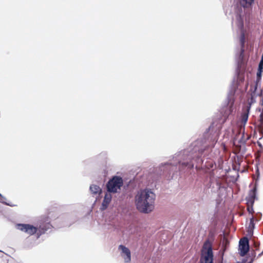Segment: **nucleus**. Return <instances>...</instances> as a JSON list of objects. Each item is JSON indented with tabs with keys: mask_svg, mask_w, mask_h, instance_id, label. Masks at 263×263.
<instances>
[{
	"mask_svg": "<svg viewBox=\"0 0 263 263\" xmlns=\"http://www.w3.org/2000/svg\"><path fill=\"white\" fill-rule=\"evenodd\" d=\"M260 87L259 86H257L255 85L253 86L251 89L252 91L251 93H255L256 95H258L259 97H261V101L263 102V91L262 89L260 88Z\"/></svg>",
	"mask_w": 263,
	"mask_h": 263,
	"instance_id": "obj_13",
	"label": "nucleus"
},
{
	"mask_svg": "<svg viewBox=\"0 0 263 263\" xmlns=\"http://www.w3.org/2000/svg\"><path fill=\"white\" fill-rule=\"evenodd\" d=\"M259 63L263 64V52H262V55H261V60H260V61Z\"/></svg>",
	"mask_w": 263,
	"mask_h": 263,
	"instance_id": "obj_27",
	"label": "nucleus"
},
{
	"mask_svg": "<svg viewBox=\"0 0 263 263\" xmlns=\"http://www.w3.org/2000/svg\"><path fill=\"white\" fill-rule=\"evenodd\" d=\"M249 241L247 237H244L239 240V249L241 256H245L249 250Z\"/></svg>",
	"mask_w": 263,
	"mask_h": 263,
	"instance_id": "obj_8",
	"label": "nucleus"
},
{
	"mask_svg": "<svg viewBox=\"0 0 263 263\" xmlns=\"http://www.w3.org/2000/svg\"><path fill=\"white\" fill-rule=\"evenodd\" d=\"M255 228V223L254 222V217H252L250 219V223L248 226V233L250 236H252L253 234V230Z\"/></svg>",
	"mask_w": 263,
	"mask_h": 263,
	"instance_id": "obj_15",
	"label": "nucleus"
},
{
	"mask_svg": "<svg viewBox=\"0 0 263 263\" xmlns=\"http://www.w3.org/2000/svg\"><path fill=\"white\" fill-rule=\"evenodd\" d=\"M119 249L121 251V256L124 258L125 263H129L131 260V253L129 249L125 246L120 245Z\"/></svg>",
	"mask_w": 263,
	"mask_h": 263,
	"instance_id": "obj_9",
	"label": "nucleus"
},
{
	"mask_svg": "<svg viewBox=\"0 0 263 263\" xmlns=\"http://www.w3.org/2000/svg\"><path fill=\"white\" fill-rule=\"evenodd\" d=\"M0 196H2V194L0 193Z\"/></svg>",
	"mask_w": 263,
	"mask_h": 263,
	"instance_id": "obj_31",
	"label": "nucleus"
},
{
	"mask_svg": "<svg viewBox=\"0 0 263 263\" xmlns=\"http://www.w3.org/2000/svg\"><path fill=\"white\" fill-rule=\"evenodd\" d=\"M123 185V180L119 176H113L106 184V192L110 194L119 193Z\"/></svg>",
	"mask_w": 263,
	"mask_h": 263,
	"instance_id": "obj_5",
	"label": "nucleus"
},
{
	"mask_svg": "<svg viewBox=\"0 0 263 263\" xmlns=\"http://www.w3.org/2000/svg\"><path fill=\"white\" fill-rule=\"evenodd\" d=\"M6 198L4 196H3L2 195V196H0V202L4 204H6L7 205H9L10 206H14V204H11V203L10 202H6Z\"/></svg>",
	"mask_w": 263,
	"mask_h": 263,
	"instance_id": "obj_19",
	"label": "nucleus"
},
{
	"mask_svg": "<svg viewBox=\"0 0 263 263\" xmlns=\"http://www.w3.org/2000/svg\"><path fill=\"white\" fill-rule=\"evenodd\" d=\"M51 227L52 226L49 223L36 226L29 223H16L15 225V228L17 230L29 236L36 234L37 239L51 229Z\"/></svg>",
	"mask_w": 263,
	"mask_h": 263,
	"instance_id": "obj_4",
	"label": "nucleus"
},
{
	"mask_svg": "<svg viewBox=\"0 0 263 263\" xmlns=\"http://www.w3.org/2000/svg\"><path fill=\"white\" fill-rule=\"evenodd\" d=\"M240 69L241 67H237L236 70V73L237 75V81L234 83L233 86L232 88V90L230 92V95L232 96H233L235 94L236 90L238 88L239 85L240 84V83H242L245 79L244 72L243 71H241Z\"/></svg>",
	"mask_w": 263,
	"mask_h": 263,
	"instance_id": "obj_7",
	"label": "nucleus"
},
{
	"mask_svg": "<svg viewBox=\"0 0 263 263\" xmlns=\"http://www.w3.org/2000/svg\"><path fill=\"white\" fill-rule=\"evenodd\" d=\"M249 111L246 109V111L241 115V122L245 124L248 121Z\"/></svg>",
	"mask_w": 263,
	"mask_h": 263,
	"instance_id": "obj_18",
	"label": "nucleus"
},
{
	"mask_svg": "<svg viewBox=\"0 0 263 263\" xmlns=\"http://www.w3.org/2000/svg\"><path fill=\"white\" fill-rule=\"evenodd\" d=\"M229 100H229V101H230H230H231V100H232V101H233V99H232L231 98H230L229 99Z\"/></svg>",
	"mask_w": 263,
	"mask_h": 263,
	"instance_id": "obj_30",
	"label": "nucleus"
},
{
	"mask_svg": "<svg viewBox=\"0 0 263 263\" xmlns=\"http://www.w3.org/2000/svg\"><path fill=\"white\" fill-rule=\"evenodd\" d=\"M260 83L261 79H257V78H256L255 81V85H256L257 86H259V87H260Z\"/></svg>",
	"mask_w": 263,
	"mask_h": 263,
	"instance_id": "obj_24",
	"label": "nucleus"
},
{
	"mask_svg": "<svg viewBox=\"0 0 263 263\" xmlns=\"http://www.w3.org/2000/svg\"><path fill=\"white\" fill-rule=\"evenodd\" d=\"M213 124H214V123L212 124L211 125V126H210L208 129H206V131H205V133H204V136H205V137H206V134L208 132H210V131H212V132H213Z\"/></svg>",
	"mask_w": 263,
	"mask_h": 263,
	"instance_id": "obj_21",
	"label": "nucleus"
},
{
	"mask_svg": "<svg viewBox=\"0 0 263 263\" xmlns=\"http://www.w3.org/2000/svg\"><path fill=\"white\" fill-rule=\"evenodd\" d=\"M262 73L261 72H257L256 78H257V79H261Z\"/></svg>",
	"mask_w": 263,
	"mask_h": 263,
	"instance_id": "obj_25",
	"label": "nucleus"
},
{
	"mask_svg": "<svg viewBox=\"0 0 263 263\" xmlns=\"http://www.w3.org/2000/svg\"><path fill=\"white\" fill-rule=\"evenodd\" d=\"M257 71L261 72H263V64L259 63Z\"/></svg>",
	"mask_w": 263,
	"mask_h": 263,
	"instance_id": "obj_23",
	"label": "nucleus"
},
{
	"mask_svg": "<svg viewBox=\"0 0 263 263\" xmlns=\"http://www.w3.org/2000/svg\"><path fill=\"white\" fill-rule=\"evenodd\" d=\"M240 48H245V44L246 42L245 33L241 31L239 39Z\"/></svg>",
	"mask_w": 263,
	"mask_h": 263,
	"instance_id": "obj_17",
	"label": "nucleus"
},
{
	"mask_svg": "<svg viewBox=\"0 0 263 263\" xmlns=\"http://www.w3.org/2000/svg\"><path fill=\"white\" fill-rule=\"evenodd\" d=\"M245 48H240L239 53L237 55V67H241L244 64Z\"/></svg>",
	"mask_w": 263,
	"mask_h": 263,
	"instance_id": "obj_12",
	"label": "nucleus"
},
{
	"mask_svg": "<svg viewBox=\"0 0 263 263\" xmlns=\"http://www.w3.org/2000/svg\"><path fill=\"white\" fill-rule=\"evenodd\" d=\"M247 204V211H248V212L249 213H252L254 212V210H253V205H254V204Z\"/></svg>",
	"mask_w": 263,
	"mask_h": 263,
	"instance_id": "obj_20",
	"label": "nucleus"
},
{
	"mask_svg": "<svg viewBox=\"0 0 263 263\" xmlns=\"http://www.w3.org/2000/svg\"><path fill=\"white\" fill-rule=\"evenodd\" d=\"M89 190L91 194L94 195H96L97 194L100 195L102 193V190L101 188L96 184H91L89 187Z\"/></svg>",
	"mask_w": 263,
	"mask_h": 263,
	"instance_id": "obj_14",
	"label": "nucleus"
},
{
	"mask_svg": "<svg viewBox=\"0 0 263 263\" xmlns=\"http://www.w3.org/2000/svg\"><path fill=\"white\" fill-rule=\"evenodd\" d=\"M257 189L256 186H254L249 192L248 195L246 197L247 204H254L255 200L257 199L256 196Z\"/></svg>",
	"mask_w": 263,
	"mask_h": 263,
	"instance_id": "obj_10",
	"label": "nucleus"
},
{
	"mask_svg": "<svg viewBox=\"0 0 263 263\" xmlns=\"http://www.w3.org/2000/svg\"><path fill=\"white\" fill-rule=\"evenodd\" d=\"M257 96H258V95H255V93H251V97L249 100L248 104L247 105L246 107V109L248 110V111H250V109L251 106V105L255 102V98Z\"/></svg>",
	"mask_w": 263,
	"mask_h": 263,
	"instance_id": "obj_16",
	"label": "nucleus"
},
{
	"mask_svg": "<svg viewBox=\"0 0 263 263\" xmlns=\"http://www.w3.org/2000/svg\"><path fill=\"white\" fill-rule=\"evenodd\" d=\"M253 262V259H251V260L248 263H252Z\"/></svg>",
	"mask_w": 263,
	"mask_h": 263,
	"instance_id": "obj_29",
	"label": "nucleus"
},
{
	"mask_svg": "<svg viewBox=\"0 0 263 263\" xmlns=\"http://www.w3.org/2000/svg\"><path fill=\"white\" fill-rule=\"evenodd\" d=\"M244 136H245V134H244V133H243L242 137L241 138V139L239 141V143H240L241 144H245L246 143L247 140H245V139H243Z\"/></svg>",
	"mask_w": 263,
	"mask_h": 263,
	"instance_id": "obj_22",
	"label": "nucleus"
},
{
	"mask_svg": "<svg viewBox=\"0 0 263 263\" xmlns=\"http://www.w3.org/2000/svg\"><path fill=\"white\" fill-rule=\"evenodd\" d=\"M213 252L211 243L206 240L203 246L200 258V263H213Z\"/></svg>",
	"mask_w": 263,
	"mask_h": 263,
	"instance_id": "obj_6",
	"label": "nucleus"
},
{
	"mask_svg": "<svg viewBox=\"0 0 263 263\" xmlns=\"http://www.w3.org/2000/svg\"><path fill=\"white\" fill-rule=\"evenodd\" d=\"M263 255V251L261 252L260 254H258V257H260L261 255Z\"/></svg>",
	"mask_w": 263,
	"mask_h": 263,
	"instance_id": "obj_28",
	"label": "nucleus"
},
{
	"mask_svg": "<svg viewBox=\"0 0 263 263\" xmlns=\"http://www.w3.org/2000/svg\"><path fill=\"white\" fill-rule=\"evenodd\" d=\"M155 199L156 195L151 189L140 190L136 196L137 209L143 213L151 212L154 209Z\"/></svg>",
	"mask_w": 263,
	"mask_h": 263,
	"instance_id": "obj_2",
	"label": "nucleus"
},
{
	"mask_svg": "<svg viewBox=\"0 0 263 263\" xmlns=\"http://www.w3.org/2000/svg\"><path fill=\"white\" fill-rule=\"evenodd\" d=\"M209 152V148L206 145H203L201 141L197 140L193 142L188 147L176 153L173 159L176 163H161V170L163 167H165L166 171H171V166L178 167L179 171L181 172H187L194 167L197 170L199 168L198 165L203 162L202 157Z\"/></svg>",
	"mask_w": 263,
	"mask_h": 263,
	"instance_id": "obj_1",
	"label": "nucleus"
},
{
	"mask_svg": "<svg viewBox=\"0 0 263 263\" xmlns=\"http://www.w3.org/2000/svg\"><path fill=\"white\" fill-rule=\"evenodd\" d=\"M254 0H238L235 6V15L238 27L242 30L244 26V21L249 17L251 7Z\"/></svg>",
	"mask_w": 263,
	"mask_h": 263,
	"instance_id": "obj_3",
	"label": "nucleus"
},
{
	"mask_svg": "<svg viewBox=\"0 0 263 263\" xmlns=\"http://www.w3.org/2000/svg\"><path fill=\"white\" fill-rule=\"evenodd\" d=\"M254 247L256 248V249H258L259 246V243L257 242L254 241Z\"/></svg>",
	"mask_w": 263,
	"mask_h": 263,
	"instance_id": "obj_26",
	"label": "nucleus"
},
{
	"mask_svg": "<svg viewBox=\"0 0 263 263\" xmlns=\"http://www.w3.org/2000/svg\"><path fill=\"white\" fill-rule=\"evenodd\" d=\"M111 194L108 193L106 192V193L105 194V196L102 203L101 206L100 208V209L102 211H104L107 208L109 204L111 202Z\"/></svg>",
	"mask_w": 263,
	"mask_h": 263,
	"instance_id": "obj_11",
	"label": "nucleus"
}]
</instances>
